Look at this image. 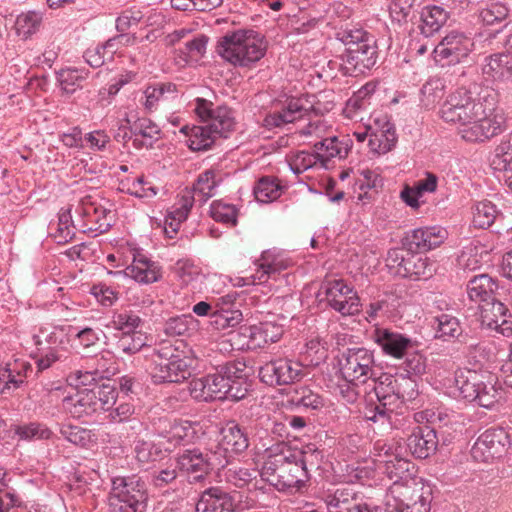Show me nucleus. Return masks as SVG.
<instances>
[{
    "label": "nucleus",
    "instance_id": "nucleus-45",
    "mask_svg": "<svg viewBox=\"0 0 512 512\" xmlns=\"http://www.w3.org/2000/svg\"><path fill=\"white\" fill-rule=\"evenodd\" d=\"M314 151L319 157L322 166L327 167V162L334 157L343 158L347 155V148L337 137H328L314 144Z\"/></svg>",
    "mask_w": 512,
    "mask_h": 512
},
{
    "label": "nucleus",
    "instance_id": "nucleus-43",
    "mask_svg": "<svg viewBox=\"0 0 512 512\" xmlns=\"http://www.w3.org/2000/svg\"><path fill=\"white\" fill-rule=\"evenodd\" d=\"M502 215L497 205L490 200L477 202L473 207L472 223L481 229L489 228Z\"/></svg>",
    "mask_w": 512,
    "mask_h": 512
},
{
    "label": "nucleus",
    "instance_id": "nucleus-61",
    "mask_svg": "<svg viewBox=\"0 0 512 512\" xmlns=\"http://www.w3.org/2000/svg\"><path fill=\"white\" fill-rule=\"evenodd\" d=\"M174 272L185 285L193 284L204 277L201 268L190 259L178 260L175 263Z\"/></svg>",
    "mask_w": 512,
    "mask_h": 512
},
{
    "label": "nucleus",
    "instance_id": "nucleus-32",
    "mask_svg": "<svg viewBox=\"0 0 512 512\" xmlns=\"http://www.w3.org/2000/svg\"><path fill=\"white\" fill-rule=\"evenodd\" d=\"M180 132L188 137V147L192 151L210 150L219 139H222L206 123L193 126L185 125L180 129Z\"/></svg>",
    "mask_w": 512,
    "mask_h": 512
},
{
    "label": "nucleus",
    "instance_id": "nucleus-31",
    "mask_svg": "<svg viewBox=\"0 0 512 512\" xmlns=\"http://www.w3.org/2000/svg\"><path fill=\"white\" fill-rule=\"evenodd\" d=\"M130 132L134 136L136 149H150L161 137V129L151 119L137 118L130 124Z\"/></svg>",
    "mask_w": 512,
    "mask_h": 512
},
{
    "label": "nucleus",
    "instance_id": "nucleus-55",
    "mask_svg": "<svg viewBox=\"0 0 512 512\" xmlns=\"http://www.w3.org/2000/svg\"><path fill=\"white\" fill-rule=\"evenodd\" d=\"M435 322L437 323L435 337L438 339L448 341L462 333L460 322L453 315L442 313L435 317Z\"/></svg>",
    "mask_w": 512,
    "mask_h": 512
},
{
    "label": "nucleus",
    "instance_id": "nucleus-34",
    "mask_svg": "<svg viewBox=\"0 0 512 512\" xmlns=\"http://www.w3.org/2000/svg\"><path fill=\"white\" fill-rule=\"evenodd\" d=\"M498 284L488 274L474 276L467 284V294L471 301L478 303L479 307L494 297Z\"/></svg>",
    "mask_w": 512,
    "mask_h": 512
},
{
    "label": "nucleus",
    "instance_id": "nucleus-6",
    "mask_svg": "<svg viewBox=\"0 0 512 512\" xmlns=\"http://www.w3.org/2000/svg\"><path fill=\"white\" fill-rule=\"evenodd\" d=\"M345 50L341 55L346 75L357 77L375 66L378 58L376 41L362 29L351 30L343 38Z\"/></svg>",
    "mask_w": 512,
    "mask_h": 512
},
{
    "label": "nucleus",
    "instance_id": "nucleus-10",
    "mask_svg": "<svg viewBox=\"0 0 512 512\" xmlns=\"http://www.w3.org/2000/svg\"><path fill=\"white\" fill-rule=\"evenodd\" d=\"M338 368L342 380L361 382L376 380L374 351L366 347H349L338 355Z\"/></svg>",
    "mask_w": 512,
    "mask_h": 512
},
{
    "label": "nucleus",
    "instance_id": "nucleus-26",
    "mask_svg": "<svg viewBox=\"0 0 512 512\" xmlns=\"http://www.w3.org/2000/svg\"><path fill=\"white\" fill-rule=\"evenodd\" d=\"M438 446L436 431L429 426L415 427L407 439V447L411 454L419 459L432 455Z\"/></svg>",
    "mask_w": 512,
    "mask_h": 512
},
{
    "label": "nucleus",
    "instance_id": "nucleus-23",
    "mask_svg": "<svg viewBox=\"0 0 512 512\" xmlns=\"http://www.w3.org/2000/svg\"><path fill=\"white\" fill-rule=\"evenodd\" d=\"M256 266V271L247 280H251L253 285H265L270 279L277 280L289 263L281 255L267 250L261 254Z\"/></svg>",
    "mask_w": 512,
    "mask_h": 512
},
{
    "label": "nucleus",
    "instance_id": "nucleus-33",
    "mask_svg": "<svg viewBox=\"0 0 512 512\" xmlns=\"http://www.w3.org/2000/svg\"><path fill=\"white\" fill-rule=\"evenodd\" d=\"M482 72L493 81L506 82L512 79V54L497 53L485 58Z\"/></svg>",
    "mask_w": 512,
    "mask_h": 512
},
{
    "label": "nucleus",
    "instance_id": "nucleus-15",
    "mask_svg": "<svg viewBox=\"0 0 512 512\" xmlns=\"http://www.w3.org/2000/svg\"><path fill=\"white\" fill-rule=\"evenodd\" d=\"M194 111L201 122L206 123L222 139H227L235 129L234 112L228 106L214 107L212 102L204 98H197Z\"/></svg>",
    "mask_w": 512,
    "mask_h": 512
},
{
    "label": "nucleus",
    "instance_id": "nucleus-24",
    "mask_svg": "<svg viewBox=\"0 0 512 512\" xmlns=\"http://www.w3.org/2000/svg\"><path fill=\"white\" fill-rule=\"evenodd\" d=\"M125 274L141 284L157 282L162 276L159 264L142 251L133 253L132 263L126 267Z\"/></svg>",
    "mask_w": 512,
    "mask_h": 512
},
{
    "label": "nucleus",
    "instance_id": "nucleus-7",
    "mask_svg": "<svg viewBox=\"0 0 512 512\" xmlns=\"http://www.w3.org/2000/svg\"><path fill=\"white\" fill-rule=\"evenodd\" d=\"M149 494L146 482L138 475L111 478L109 512H146Z\"/></svg>",
    "mask_w": 512,
    "mask_h": 512
},
{
    "label": "nucleus",
    "instance_id": "nucleus-4",
    "mask_svg": "<svg viewBox=\"0 0 512 512\" xmlns=\"http://www.w3.org/2000/svg\"><path fill=\"white\" fill-rule=\"evenodd\" d=\"M278 451L283 455V462L279 466L277 479H271L278 491L297 492L303 488L309 479L308 465L317 466L321 452L307 446L304 450L293 452L285 442H279L269 448V455H276Z\"/></svg>",
    "mask_w": 512,
    "mask_h": 512
},
{
    "label": "nucleus",
    "instance_id": "nucleus-20",
    "mask_svg": "<svg viewBox=\"0 0 512 512\" xmlns=\"http://www.w3.org/2000/svg\"><path fill=\"white\" fill-rule=\"evenodd\" d=\"M311 110L313 105L306 98L292 97L287 99L280 109L267 113L263 119V126L269 130L281 128L304 117Z\"/></svg>",
    "mask_w": 512,
    "mask_h": 512
},
{
    "label": "nucleus",
    "instance_id": "nucleus-48",
    "mask_svg": "<svg viewBox=\"0 0 512 512\" xmlns=\"http://www.w3.org/2000/svg\"><path fill=\"white\" fill-rule=\"evenodd\" d=\"M69 332V345L75 347L89 348L97 344L103 331L99 328L93 329L90 327L80 328L75 325H68Z\"/></svg>",
    "mask_w": 512,
    "mask_h": 512
},
{
    "label": "nucleus",
    "instance_id": "nucleus-59",
    "mask_svg": "<svg viewBox=\"0 0 512 512\" xmlns=\"http://www.w3.org/2000/svg\"><path fill=\"white\" fill-rule=\"evenodd\" d=\"M481 311V317L488 326H497L499 322L505 323V316L508 312L507 307L494 297L488 300L479 307Z\"/></svg>",
    "mask_w": 512,
    "mask_h": 512
},
{
    "label": "nucleus",
    "instance_id": "nucleus-38",
    "mask_svg": "<svg viewBox=\"0 0 512 512\" xmlns=\"http://www.w3.org/2000/svg\"><path fill=\"white\" fill-rule=\"evenodd\" d=\"M75 226L72 221L71 209L62 208L58 213L56 222H51L48 227L49 235L58 243L65 244L71 241L75 235Z\"/></svg>",
    "mask_w": 512,
    "mask_h": 512
},
{
    "label": "nucleus",
    "instance_id": "nucleus-9",
    "mask_svg": "<svg viewBox=\"0 0 512 512\" xmlns=\"http://www.w3.org/2000/svg\"><path fill=\"white\" fill-rule=\"evenodd\" d=\"M218 400L239 401L248 394V370L244 361H228L216 367V372L208 374Z\"/></svg>",
    "mask_w": 512,
    "mask_h": 512
},
{
    "label": "nucleus",
    "instance_id": "nucleus-25",
    "mask_svg": "<svg viewBox=\"0 0 512 512\" xmlns=\"http://www.w3.org/2000/svg\"><path fill=\"white\" fill-rule=\"evenodd\" d=\"M69 332L68 325H44L38 328L32 339L36 348L67 351Z\"/></svg>",
    "mask_w": 512,
    "mask_h": 512
},
{
    "label": "nucleus",
    "instance_id": "nucleus-11",
    "mask_svg": "<svg viewBox=\"0 0 512 512\" xmlns=\"http://www.w3.org/2000/svg\"><path fill=\"white\" fill-rule=\"evenodd\" d=\"M220 440L218 441L213 455L218 467H226L236 455L244 453L249 445L250 438L245 427H242L234 421L228 422L220 431Z\"/></svg>",
    "mask_w": 512,
    "mask_h": 512
},
{
    "label": "nucleus",
    "instance_id": "nucleus-41",
    "mask_svg": "<svg viewBox=\"0 0 512 512\" xmlns=\"http://www.w3.org/2000/svg\"><path fill=\"white\" fill-rule=\"evenodd\" d=\"M509 15L508 4L501 0H489L479 9V19L487 26L501 24Z\"/></svg>",
    "mask_w": 512,
    "mask_h": 512
},
{
    "label": "nucleus",
    "instance_id": "nucleus-2",
    "mask_svg": "<svg viewBox=\"0 0 512 512\" xmlns=\"http://www.w3.org/2000/svg\"><path fill=\"white\" fill-rule=\"evenodd\" d=\"M382 459L383 473L392 481L385 499V512H430L432 486L415 476V466L401 455Z\"/></svg>",
    "mask_w": 512,
    "mask_h": 512
},
{
    "label": "nucleus",
    "instance_id": "nucleus-54",
    "mask_svg": "<svg viewBox=\"0 0 512 512\" xmlns=\"http://www.w3.org/2000/svg\"><path fill=\"white\" fill-rule=\"evenodd\" d=\"M111 323L112 327L115 330L120 331L121 334L142 332L140 328L143 325V320L137 313L131 310H124L119 313H115L112 317Z\"/></svg>",
    "mask_w": 512,
    "mask_h": 512
},
{
    "label": "nucleus",
    "instance_id": "nucleus-53",
    "mask_svg": "<svg viewBox=\"0 0 512 512\" xmlns=\"http://www.w3.org/2000/svg\"><path fill=\"white\" fill-rule=\"evenodd\" d=\"M253 193L258 202L270 203L281 196L282 187L275 178L265 176L258 180Z\"/></svg>",
    "mask_w": 512,
    "mask_h": 512
},
{
    "label": "nucleus",
    "instance_id": "nucleus-64",
    "mask_svg": "<svg viewBox=\"0 0 512 512\" xmlns=\"http://www.w3.org/2000/svg\"><path fill=\"white\" fill-rule=\"evenodd\" d=\"M188 388L190 395L195 400L205 402L218 400V397L215 396V392L212 388L208 375L191 380Z\"/></svg>",
    "mask_w": 512,
    "mask_h": 512
},
{
    "label": "nucleus",
    "instance_id": "nucleus-51",
    "mask_svg": "<svg viewBox=\"0 0 512 512\" xmlns=\"http://www.w3.org/2000/svg\"><path fill=\"white\" fill-rule=\"evenodd\" d=\"M60 434L68 442L83 448L95 441V434L91 430L69 423L60 426Z\"/></svg>",
    "mask_w": 512,
    "mask_h": 512
},
{
    "label": "nucleus",
    "instance_id": "nucleus-28",
    "mask_svg": "<svg viewBox=\"0 0 512 512\" xmlns=\"http://www.w3.org/2000/svg\"><path fill=\"white\" fill-rule=\"evenodd\" d=\"M491 167L498 179L512 191V132L495 148Z\"/></svg>",
    "mask_w": 512,
    "mask_h": 512
},
{
    "label": "nucleus",
    "instance_id": "nucleus-35",
    "mask_svg": "<svg viewBox=\"0 0 512 512\" xmlns=\"http://www.w3.org/2000/svg\"><path fill=\"white\" fill-rule=\"evenodd\" d=\"M201 426L197 422L181 420L171 425L168 440L174 446H187L200 438Z\"/></svg>",
    "mask_w": 512,
    "mask_h": 512
},
{
    "label": "nucleus",
    "instance_id": "nucleus-50",
    "mask_svg": "<svg viewBox=\"0 0 512 512\" xmlns=\"http://www.w3.org/2000/svg\"><path fill=\"white\" fill-rule=\"evenodd\" d=\"M219 185V180L216 178V172L214 170H206L199 174L195 183L193 184V196L199 197L200 201H207L215 194V189Z\"/></svg>",
    "mask_w": 512,
    "mask_h": 512
},
{
    "label": "nucleus",
    "instance_id": "nucleus-56",
    "mask_svg": "<svg viewBox=\"0 0 512 512\" xmlns=\"http://www.w3.org/2000/svg\"><path fill=\"white\" fill-rule=\"evenodd\" d=\"M89 72L79 68H65L58 73V81L66 94H73L82 88V83L87 79Z\"/></svg>",
    "mask_w": 512,
    "mask_h": 512
},
{
    "label": "nucleus",
    "instance_id": "nucleus-19",
    "mask_svg": "<svg viewBox=\"0 0 512 512\" xmlns=\"http://www.w3.org/2000/svg\"><path fill=\"white\" fill-rule=\"evenodd\" d=\"M372 340L381 348L382 353L395 359H402L417 346V341L396 330L376 327Z\"/></svg>",
    "mask_w": 512,
    "mask_h": 512
},
{
    "label": "nucleus",
    "instance_id": "nucleus-63",
    "mask_svg": "<svg viewBox=\"0 0 512 512\" xmlns=\"http://www.w3.org/2000/svg\"><path fill=\"white\" fill-rule=\"evenodd\" d=\"M109 411L108 418L111 422H129L131 428L135 430H139L142 426L139 419L135 417V407L131 403H120L117 407Z\"/></svg>",
    "mask_w": 512,
    "mask_h": 512
},
{
    "label": "nucleus",
    "instance_id": "nucleus-36",
    "mask_svg": "<svg viewBox=\"0 0 512 512\" xmlns=\"http://www.w3.org/2000/svg\"><path fill=\"white\" fill-rule=\"evenodd\" d=\"M421 24L419 26L421 33L425 37H430L440 31L449 18V13L441 6L428 5L422 8Z\"/></svg>",
    "mask_w": 512,
    "mask_h": 512
},
{
    "label": "nucleus",
    "instance_id": "nucleus-3",
    "mask_svg": "<svg viewBox=\"0 0 512 512\" xmlns=\"http://www.w3.org/2000/svg\"><path fill=\"white\" fill-rule=\"evenodd\" d=\"M373 390L377 403H367L363 415L368 421L387 424L391 428L397 427L394 418L402 414L404 405L419 394L416 379L405 374L383 373L373 380Z\"/></svg>",
    "mask_w": 512,
    "mask_h": 512
},
{
    "label": "nucleus",
    "instance_id": "nucleus-16",
    "mask_svg": "<svg viewBox=\"0 0 512 512\" xmlns=\"http://www.w3.org/2000/svg\"><path fill=\"white\" fill-rule=\"evenodd\" d=\"M510 445V435L504 428H489L477 438L471 455L475 461L491 462L503 457Z\"/></svg>",
    "mask_w": 512,
    "mask_h": 512
},
{
    "label": "nucleus",
    "instance_id": "nucleus-37",
    "mask_svg": "<svg viewBox=\"0 0 512 512\" xmlns=\"http://www.w3.org/2000/svg\"><path fill=\"white\" fill-rule=\"evenodd\" d=\"M484 372H479L471 369L459 370L455 374V385L460 393V396L472 402L477 397V389L481 385Z\"/></svg>",
    "mask_w": 512,
    "mask_h": 512
},
{
    "label": "nucleus",
    "instance_id": "nucleus-12",
    "mask_svg": "<svg viewBox=\"0 0 512 512\" xmlns=\"http://www.w3.org/2000/svg\"><path fill=\"white\" fill-rule=\"evenodd\" d=\"M75 211L82 217L80 228L83 232L97 236L107 232L113 225L114 213L101 205L96 195L82 196Z\"/></svg>",
    "mask_w": 512,
    "mask_h": 512
},
{
    "label": "nucleus",
    "instance_id": "nucleus-39",
    "mask_svg": "<svg viewBox=\"0 0 512 512\" xmlns=\"http://www.w3.org/2000/svg\"><path fill=\"white\" fill-rule=\"evenodd\" d=\"M283 327L273 322H262L250 327V342L254 347H264L275 343L283 335Z\"/></svg>",
    "mask_w": 512,
    "mask_h": 512
},
{
    "label": "nucleus",
    "instance_id": "nucleus-44",
    "mask_svg": "<svg viewBox=\"0 0 512 512\" xmlns=\"http://www.w3.org/2000/svg\"><path fill=\"white\" fill-rule=\"evenodd\" d=\"M477 390L478 395L473 402L483 408L491 409L501 398V391L496 386L494 376L488 373L484 372L481 385Z\"/></svg>",
    "mask_w": 512,
    "mask_h": 512
},
{
    "label": "nucleus",
    "instance_id": "nucleus-29",
    "mask_svg": "<svg viewBox=\"0 0 512 512\" xmlns=\"http://www.w3.org/2000/svg\"><path fill=\"white\" fill-rule=\"evenodd\" d=\"M95 392L84 388L63 399V409L73 418L81 419L97 413Z\"/></svg>",
    "mask_w": 512,
    "mask_h": 512
},
{
    "label": "nucleus",
    "instance_id": "nucleus-18",
    "mask_svg": "<svg viewBox=\"0 0 512 512\" xmlns=\"http://www.w3.org/2000/svg\"><path fill=\"white\" fill-rule=\"evenodd\" d=\"M474 48L473 40L464 33L452 31L434 48V59L441 66L464 61Z\"/></svg>",
    "mask_w": 512,
    "mask_h": 512
},
{
    "label": "nucleus",
    "instance_id": "nucleus-22",
    "mask_svg": "<svg viewBox=\"0 0 512 512\" xmlns=\"http://www.w3.org/2000/svg\"><path fill=\"white\" fill-rule=\"evenodd\" d=\"M324 500L329 512H358L365 504L362 494L353 485L328 491Z\"/></svg>",
    "mask_w": 512,
    "mask_h": 512
},
{
    "label": "nucleus",
    "instance_id": "nucleus-27",
    "mask_svg": "<svg viewBox=\"0 0 512 512\" xmlns=\"http://www.w3.org/2000/svg\"><path fill=\"white\" fill-rule=\"evenodd\" d=\"M233 496L220 487H211L202 492L196 504V512H234Z\"/></svg>",
    "mask_w": 512,
    "mask_h": 512
},
{
    "label": "nucleus",
    "instance_id": "nucleus-40",
    "mask_svg": "<svg viewBox=\"0 0 512 512\" xmlns=\"http://www.w3.org/2000/svg\"><path fill=\"white\" fill-rule=\"evenodd\" d=\"M177 94V86L171 82H159L149 85L144 90L145 101L144 107L148 111H153L158 107L160 101L175 97Z\"/></svg>",
    "mask_w": 512,
    "mask_h": 512
},
{
    "label": "nucleus",
    "instance_id": "nucleus-1",
    "mask_svg": "<svg viewBox=\"0 0 512 512\" xmlns=\"http://www.w3.org/2000/svg\"><path fill=\"white\" fill-rule=\"evenodd\" d=\"M440 118L455 125L462 139L467 142H486L507 129V119L498 106L497 94L483 90L474 97L473 93L460 87L449 93L439 109Z\"/></svg>",
    "mask_w": 512,
    "mask_h": 512
},
{
    "label": "nucleus",
    "instance_id": "nucleus-47",
    "mask_svg": "<svg viewBox=\"0 0 512 512\" xmlns=\"http://www.w3.org/2000/svg\"><path fill=\"white\" fill-rule=\"evenodd\" d=\"M395 142V128L391 123L386 122L379 132L370 135L368 145L371 151L377 154H385L392 149Z\"/></svg>",
    "mask_w": 512,
    "mask_h": 512
},
{
    "label": "nucleus",
    "instance_id": "nucleus-21",
    "mask_svg": "<svg viewBox=\"0 0 512 512\" xmlns=\"http://www.w3.org/2000/svg\"><path fill=\"white\" fill-rule=\"evenodd\" d=\"M448 237L441 226H425L411 230L406 235V245L411 252L423 253L439 247Z\"/></svg>",
    "mask_w": 512,
    "mask_h": 512
},
{
    "label": "nucleus",
    "instance_id": "nucleus-60",
    "mask_svg": "<svg viewBox=\"0 0 512 512\" xmlns=\"http://www.w3.org/2000/svg\"><path fill=\"white\" fill-rule=\"evenodd\" d=\"M210 216L216 221L226 225L237 224L238 210L235 205L215 200L210 205Z\"/></svg>",
    "mask_w": 512,
    "mask_h": 512
},
{
    "label": "nucleus",
    "instance_id": "nucleus-30",
    "mask_svg": "<svg viewBox=\"0 0 512 512\" xmlns=\"http://www.w3.org/2000/svg\"><path fill=\"white\" fill-rule=\"evenodd\" d=\"M32 370L26 361L15 360L0 369V394H11L18 389Z\"/></svg>",
    "mask_w": 512,
    "mask_h": 512
},
{
    "label": "nucleus",
    "instance_id": "nucleus-8",
    "mask_svg": "<svg viewBox=\"0 0 512 512\" xmlns=\"http://www.w3.org/2000/svg\"><path fill=\"white\" fill-rule=\"evenodd\" d=\"M151 378L154 384L180 383L190 376L188 359L170 342L153 348Z\"/></svg>",
    "mask_w": 512,
    "mask_h": 512
},
{
    "label": "nucleus",
    "instance_id": "nucleus-52",
    "mask_svg": "<svg viewBox=\"0 0 512 512\" xmlns=\"http://www.w3.org/2000/svg\"><path fill=\"white\" fill-rule=\"evenodd\" d=\"M209 38L204 34L194 36L185 42L179 50L180 57L185 63H197L206 53Z\"/></svg>",
    "mask_w": 512,
    "mask_h": 512
},
{
    "label": "nucleus",
    "instance_id": "nucleus-46",
    "mask_svg": "<svg viewBox=\"0 0 512 512\" xmlns=\"http://www.w3.org/2000/svg\"><path fill=\"white\" fill-rule=\"evenodd\" d=\"M402 277L410 279L428 278L431 273L427 259L418 255H408L406 260H402V268L397 271Z\"/></svg>",
    "mask_w": 512,
    "mask_h": 512
},
{
    "label": "nucleus",
    "instance_id": "nucleus-49",
    "mask_svg": "<svg viewBox=\"0 0 512 512\" xmlns=\"http://www.w3.org/2000/svg\"><path fill=\"white\" fill-rule=\"evenodd\" d=\"M193 206L192 197L183 196L179 207L174 208L165 220V233L172 238L179 230L180 224L185 221Z\"/></svg>",
    "mask_w": 512,
    "mask_h": 512
},
{
    "label": "nucleus",
    "instance_id": "nucleus-58",
    "mask_svg": "<svg viewBox=\"0 0 512 512\" xmlns=\"http://www.w3.org/2000/svg\"><path fill=\"white\" fill-rule=\"evenodd\" d=\"M42 23V14L36 11H28L17 16L15 29L18 36L28 39L39 30Z\"/></svg>",
    "mask_w": 512,
    "mask_h": 512
},
{
    "label": "nucleus",
    "instance_id": "nucleus-14",
    "mask_svg": "<svg viewBox=\"0 0 512 512\" xmlns=\"http://www.w3.org/2000/svg\"><path fill=\"white\" fill-rule=\"evenodd\" d=\"M305 374L303 364L289 358L273 359L266 362L259 369L260 380L271 387L296 383Z\"/></svg>",
    "mask_w": 512,
    "mask_h": 512
},
{
    "label": "nucleus",
    "instance_id": "nucleus-17",
    "mask_svg": "<svg viewBox=\"0 0 512 512\" xmlns=\"http://www.w3.org/2000/svg\"><path fill=\"white\" fill-rule=\"evenodd\" d=\"M176 463L178 470L185 474L190 482H200L214 467L219 468L213 451L209 454L197 447L180 450L176 456Z\"/></svg>",
    "mask_w": 512,
    "mask_h": 512
},
{
    "label": "nucleus",
    "instance_id": "nucleus-62",
    "mask_svg": "<svg viewBox=\"0 0 512 512\" xmlns=\"http://www.w3.org/2000/svg\"><path fill=\"white\" fill-rule=\"evenodd\" d=\"M147 336L143 332L121 334L116 349L119 353L131 356L139 352L146 345Z\"/></svg>",
    "mask_w": 512,
    "mask_h": 512
},
{
    "label": "nucleus",
    "instance_id": "nucleus-13",
    "mask_svg": "<svg viewBox=\"0 0 512 512\" xmlns=\"http://www.w3.org/2000/svg\"><path fill=\"white\" fill-rule=\"evenodd\" d=\"M328 305L343 316L355 315L360 311V298L343 279H325L320 286Z\"/></svg>",
    "mask_w": 512,
    "mask_h": 512
},
{
    "label": "nucleus",
    "instance_id": "nucleus-5",
    "mask_svg": "<svg viewBox=\"0 0 512 512\" xmlns=\"http://www.w3.org/2000/svg\"><path fill=\"white\" fill-rule=\"evenodd\" d=\"M216 51L226 62L248 67L265 55L266 44L264 37L254 30H236L219 39Z\"/></svg>",
    "mask_w": 512,
    "mask_h": 512
},
{
    "label": "nucleus",
    "instance_id": "nucleus-42",
    "mask_svg": "<svg viewBox=\"0 0 512 512\" xmlns=\"http://www.w3.org/2000/svg\"><path fill=\"white\" fill-rule=\"evenodd\" d=\"M199 322L191 314H183L169 318L164 324V332L168 336H191L198 330Z\"/></svg>",
    "mask_w": 512,
    "mask_h": 512
},
{
    "label": "nucleus",
    "instance_id": "nucleus-57",
    "mask_svg": "<svg viewBox=\"0 0 512 512\" xmlns=\"http://www.w3.org/2000/svg\"><path fill=\"white\" fill-rule=\"evenodd\" d=\"M259 474L260 471L254 466H234L228 468L224 476L228 483L238 488H244L256 480Z\"/></svg>",
    "mask_w": 512,
    "mask_h": 512
}]
</instances>
